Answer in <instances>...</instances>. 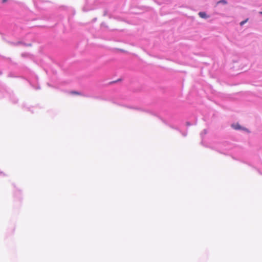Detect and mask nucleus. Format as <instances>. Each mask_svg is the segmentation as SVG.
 I'll list each match as a JSON object with an SVG mask.
<instances>
[{"label": "nucleus", "mask_w": 262, "mask_h": 262, "mask_svg": "<svg viewBox=\"0 0 262 262\" xmlns=\"http://www.w3.org/2000/svg\"><path fill=\"white\" fill-rule=\"evenodd\" d=\"M218 4L219 3H222L223 4H226L227 2L225 0H221L217 2Z\"/></svg>", "instance_id": "2"}, {"label": "nucleus", "mask_w": 262, "mask_h": 262, "mask_svg": "<svg viewBox=\"0 0 262 262\" xmlns=\"http://www.w3.org/2000/svg\"><path fill=\"white\" fill-rule=\"evenodd\" d=\"M234 128H235V129H239V126L238 125H237Z\"/></svg>", "instance_id": "5"}, {"label": "nucleus", "mask_w": 262, "mask_h": 262, "mask_svg": "<svg viewBox=\"0 0 262 262\" xmlns=\"http://www.w3.org/2000/svg\"><path fill=\"white\" fill-rule=\"evenodd\" d=\"M72 93L74 94L79 95V93L77 92H72Z\"/></svg>", "instance_id": "4"}, {"label": "nucleus", "mask_w": 262, "mask_h": 262, "mask_svg": "<svg viewBox=\"0 0 262 262\" xmlns=\"http://www.w3.org/2000/svg\"><path fill=\"white\" fill-rule=\"evenodd\" d=\"M260 14H262V11L259 12Z\"/></svg>", "instance_id": "7"}, {"label": "nucleus", "mask_w": 262, "mask_h": 262, "mask_svg": "<svg viewBox=\"0 0 262 262\" xmlns=\"http://www.w3.org/2000/svg\"><path fill=\"white\" fill-rule=\"evenodd\" d=\"M199 15L200 17L202 18H207L208 17V16L206 14V13L204 12H200L199 13Z\"/></svg>", "instance_id": "1"}, {"label": "nucleus", "mask_w": 262, "mask_h": 262, "mask_svg": "<svg viewBox=\"0 0 262 262\" xmlns=\"http://www.w3.org/2000/svg\"><path fill=\"white\" fill-rule=\"evenodd\" d=\"M248 19H246L245 20L242 21L240 23V25L241 26L243 25L245 23H246Z\"/></svg>", "instance_id": "3"}, {"label": "nucleus", "mask_w": 262, "mask_h": 262, "mask_svg": "<svg viewBox=\"0 0 262 262\" xmlns=\"http://www.w3.org/2000/svg\"><path fill=\"white\" fill-rule=\"evenodd\" d=\"M7 1V0H2V2H3V3H4L6 2Z\"/></svg>", "instance_id": "6"}]
</instances>
